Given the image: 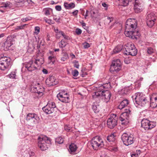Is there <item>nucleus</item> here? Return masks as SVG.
I'll list each match as a JSON object with an SVG mask.
<instances>
[{
  "label": "nucleus",
  "instance_id": "43",
  "mask_svg": "<svg viewBox=\"0 0 157 157\" xmlns=\"http://www.w3.org/2000/svg\"><path fill=\"white\" fill-rule=\"evenodd\" d=\"M150 99L157 101V94L154 93L150 97Z\"/></svg>",
  "mask_w": 157,
  "mask_h": 157
},
{
  "label": "nucleus",
  "instance_id": "9",
  "mask_svg": "<svg viewBox=\"0 0 157 157\" xmlns=\"http://www.w3.org/2000/svg\"><path fill=\"white\" fill-rule=\"evenodd\" d=\"M121 68V63L120 60L119 59H114L111 65V71L117 73L120 71Z\"/></svg>",
  "mask_w": 157,
  "mask_h": 157
},
{
  "label": "nucleus",
  "instance_id": "28",
  "mask_svg": "<svg viewBox=\"0 0 157 157\" xmlns=\"http://www.w3.org/2000/svg\"><path fill=\"white\" fill-rule=\"evenodd\" d=\"M119 1L120 4L121 5L125 6H127L129 2V0H118Z\"/></svg>",
  "mask_w": 157,
  "mask_h": 157
},
{
  "label": "nucleus",
  "instance_id": "46",
  "mask_svg": "<svg viewBox=\"0 0 157 157\" xmlns=\"http://www.w3.org/2000/svg\"><path fill=\"white\" fill-rule=\"evenodd\" d=\"M44 20L48 24H53V23L52 22V20L50 19H48L46 17L44 18Z\"/></svg>",
  "mask_w": 157,
  "mask_h": 157
},
{
  "label": "nucleus",
  "instance_id": "22",
  "mask_svg": "<svg viewBox=\"0 0 157 157\" xmlns=\"http://www.w3.org/2000/svg\"><path fill=\"white\" fill-rule=\"evenodd\" d=\"M77 147L74 144H71L69 147V151L71 154H74L76 151Z\"/></svg>",
  "mask_w": 157,
  "mask_h": 157
},
{
  "label": "nucleus",
  "instance_id": "37",
  "mask_svg": "<svg viewBox=\"0 0 157 157\" xmlns=\"http://www.w3.org/2000/svg\"><path fill=\"white\" fill-rule=\"evenodd\" d=\"M155 20L146 21V23L147 25L150 27H152L155 24Z\"/></svg>",
  "mask_w": 157,
  "mask_h": 157
},
{
  "label": "nucleus",
  "instance_id": "13",
  "mask_svg": "<svg viewBox=\"0 0 157 157\" xmlns=\"http://www.w3.org/2000/svg\"><path fill=\"white\" fill-rule=\"evenodd\" d=\"M121 138L124 144L126 146L130 145L134 142L133 137L129 136L126 133H123Z\"/></svg>",
  "mask_w": 157,
  "mask_h": 157
},
{
  "label": "nucleus",
  "instance_id": "31",
  "mask_svg": "<svg viewBox=\"0 0 157 157\" xmlns=\"http://www.w3.org/2000/svg\"><path fill=\"white\" fill-rule=\"evenodd\" d=\"M107 140L109 142L114 141L115 140V136L113 134L111 135L107 136Z\"/></svg>",
  "mask_w": 157,
  "mask_h": 157
},
{
  "label": "nucleus",
  "instance_id": "33",
  "mask_svg": "<svg viewBox=\"0 0 157 157\" xmlns=\"http://www.w3.org/2000/svg\"><path fill=\"white\" fill-rule=\"evenodd\" d=\"M122 49V47L121 45H118L113 50L114 53H117L120 52Z\"/></svg>",
  "mask_w": 157,
  "mask_h": 157
},
{
  "label": "nucleus",
  "instance_id": "47",
  "mask_svg": "<svg viewBox=\"0 0 157 157\" xmlns=\"http://www.w3.org/2000/svg\"><path fill=\"white\" fill-rule=\"evenodd\" d=\"M141 85L140 82V81H137L135 82V87L136 88H138L140 87Z\"/></svg>",
  "mask_w": 157,
  "mask_h": 157
},
{
  "label": "nucleus",
  "instance_id": "45",
  "mask_svg": "<svg viewBox=\"0 0 157 157\" xmlns=\"http://www.w3.org/2000/svg\"><path fill=\"white\" fill-rule=\"evenodd\" d=\"M71 74L74 77H77L78 75V72L77 70L75 69L72 71Z\"/></svg>",
  "mask_w": 157,
  "mask_h": 157
},
{
  "label": "nucleus",
  "instance_id": "58",
  "mask_svg": "<svg viewBox=\"0 0 157 157\" xmlns=\"http://www.w3.org/2000/svg\"><path fill=\"white\" fill-rule=\"evenodd\" d=\"M55 9L56 10L60 11L61 10V7L60 6L57 5L55 6Z\"/></svg>",
  "mask_w": 157,
  "mask_h": 157
},
{
  "label": "nucleus",
  "instance_id": "8",
  "mask_svg": "<svg viewBox=\"0 0 157 157\" xmlns=\"http://www.w3.org/2000/svg\"><path fill=\"white\" fill-rule=\"evenodd\" d=\"M11 65V59L7 57H2L0 59V69L4 70Z\"/></svg>",
  "mask_w": 157,
  "mask_h": 157
},
{
  "label": "nucleus",
  "instance_id": "48",
  "mask_svg": "<svg viewBox=\"0 0 157 157\" xmlns=\"http://www.w3.org/2000/svg\"><path fill=\"white\" fill-rule=\"evenodd\" d=\"M82 44L84 48H88L90 46V44L87 42H85L83 43Z\"/></svg>",
  "mask_w": 157,
  "mask_h": 157
},
{
  "label": "nucleus",
  "instance_id": "4",
  "mask_svg": "<svg viewBox=\"0 0 157 157\" xmlns=\"http://www.w3.org/2000/svg\"><path fill=\"white\" fill-rule=\"evenodd\" d=\"M92 147L95 150H97L104 145L103 140L99 136H97L94 137L91 140Z\"/></svg>",
  "mask_w": 157,
  "mask_h": 157
},
{
  "label": "nucleus",
  "instance_id": "3",
  "mask_svg": "<svg viewBox=\"0 0 157 157\" xmlns=\"http://www.w3.org/2000/svg\"><path fill=\"white\" fill-rule=\"evenodd\" d=\"M124 48L122 49L125 55L135 56L137 53V50L134 45L132 43L129 42L125 44Z\"/></svg>",
  "mask_w": 157,
  "mask_h": 157
},
{
  "label": "nucleus",
  "instance_id": "36",
  "mask_svg": "<svg viewBox=\"0 0 157 157\" xmlns=\"http://www.w3.org/2000/svg\"><path fill=\"white\" fill-rule=\"evenodd\" d=\"M100 107L99 105H92V109L93 110L95 113H98L99 111Z\"/></svg>",
  "mask_w": 157,
  "mask_h": 157
},
{
  "label": "nucleus",
  "instance_id": "23",
  "mask_svg": "<svg viewBox=\"0 0 157 157\" xmlns=\"http://www.w3.org/2000/svg\"><path fill=\"white\" fill-rule=\"evenodd\" d=\"M64 6L66 9H69L74 8L75 6V5L74 3L73 2L68 4L67 2H64Z\"/></svg>",
  "mask_w": 157,
  "mask_h": 157
},
{
  "label": "nucleus",
  "instance_id": "27",
  "mask_svg": "<svg viewBox=\"0 0 157 157\" xmlns=\"http://www.w3.org/2000/svg\"><path fill=\"white\" fill-rule=\"evenodd\" d=\"M102 93L103 91H100L95 92L92 95V97L93 98L95 99L96 98L100 96H102Z\"/></svg>",
  "mask_w": 157,
  "mask_h": 157
},
{
  "label": "nucleus",
  "instance_id": "60",
  "mask_svg": "<svg viewBox=\"0 0 157 157\" xmlns=\"http://www.w3.org/2000/svg\"><path fill=\"white\" fill-rule=\"evenodd\" d=\"M15 2H16L18 3H21L24 4L25 2V0H15Z\"/></svg>",
  "mask_w": 157,
  "mask_h": 157
},
{
  "label": "nucleus",
  "instance_id": "63",
  "mask_svg": "<svg viewBox=\"0 0 157 157\" xmlns=\"http://www.w3.org/2000/svg\"><path fill=\"white\" fill-rule=\"evenodd\" d=\"M78 12V10H75L72 13L74 15L76 16L77 15Z\"/></svg>",
  "mask_w": 157,
  "mask_h": 157
},
{
  "label": "nucleus",
  "instance_id": "40",
  "mask_svg": "<svg viewBox=\"0 0 157 157\" xmlns=\"http://www.w3.org/2000/svg\"><path fill=\"white\" fill-rule=\"evenodd\" d=\"M3 7L10 8L11 6V4L10 2H7L5 3H3Z\"/></svg>",
  "mask_w": 157,
  "mask_h": 157
},
{
  "label": "nucleus",
  "instance_id": "50",
  "mask_svg": "<svg viewBox=\"0 0 157 157\" xmlns=\"http://www.w3.org/2000/svg\"><path fill=\"white\" fill-rule=\"evenodd\" d=\"M53 20H55V21L57 22H59L60 18L59 17H57L55 15L53 17Z\"/></svg>",
  "mask_w": 157,
  "mask_h": 157
},
{
  "label": "nucleus",
  "instance_id": "7",
  "mask_svg": "<svg viewBox=\"0 0 157 157\" xmlns=\"http://www.w3.org/2000/svg\"><path fill=\"white\" fill-rule=\"evenodd\" d=\"M39 119L37 115L35 113H29L26 117V120L30 126H34L38 123Z\"/></svg>",
  "mask_w": 157,
  "mask_h": 157
},
{
  "label": "nucleus",
  "instance_id": "64",
  "mask_svg": "<svg viewBox=\"0 0 157 157\" xmlns=\"http://www.w3.org/2000/svg\"><path fill=\"white\" fill-rule=\"evenodd\" d=\"M131 157H138L136 153H133L131 154Z\"/></svg>",
  "mask_w": 157,
  "mask_h": 157
},
{
  "label": "nucleus",
  "instance_id": "18",
  "mask_svg": "<svg viewBox=\"0 0 157 157\" xmlns=\"http://www.w3.org/2000/svg\"><path fill=\"white\" fill-rule=\"evenodd\" d=\"M46 83L49 86H51L56 84L57 83V81H56L54 76H50L46 79Z\"/></svg>",
  "mask_w": 157,
  "mask_h": 157
},
{
  "label": "nucleus",
  "instance_id": "2",
  "mask_svg": "<svg viewBox=\"0 0 157 157\" xmlns=\"http://www.w3.org/2000/svg\"><path fill=\"white\" fill-rule=\"evenodd\" d=\"M38 140V147L42 151L47 150L51 144L50 139L46 136H40Z\"/></svg>",
  "mask_w": 157,
  "mask_h": 157
},
{
  "label": "nucleus",
  "instance_id": "12",
  "mask_svg": "<svg viewBox=\"0 0 157 157\" xmlns=\"http://www.w3.org/2000/svg\"><path fill=\"white\" fill-rule=\"evenodd\" d=\"M141 123L142 127L145 130L151 129L155 126V122L150 121L145 119L142 120Z\"/></svg>",
  "mask_w": 157,
  "mask_h": 157
},
{
  "label": "nucleus",
  "instance_id": "53",
  "mask_svg": "<svg viewBox=\"0 0 157 157\" xmlns=\"http://www.w3.org/2000/svg\"><path fill=\"white\" fill-rule=\"evenodd\" d=\"M113 19L114 18L113 17H108L107 18V21H108V22H109V23L113 21Z\"/></svg>",
  "mask_w": 157,
  "mask_h": 157
},
{
  "label": "nucleus",
  "instance_id": "34",
  "mask_svg": "<svg viewBox=\"0 0 157 157\" xmlns=\"http://www.w3.org/2000/svg\"><path fill=\"white\" fill-rule=\"evenodd\" d=\"M98 13V11L95 9H92L90 11L91 16L92 17H95Z\"/></svg>",
  "mask_w": 157,
  "mask_h": 157
},
{
  "label": "nucleus",
  "instance_id": "55",
  "mask_svg": "<svg viewBox=\"0 0 157 157\" xmlns=\"http://www.w3.org/2000/svg\"><path fill=\"white\" fill-rule=\"evenodd\" d=\"M64 129L67 132H69L70 131L71 128L70 127H68V125H65L64 127Z\"/></svg>",
  "mask_w": 157,
  "mask_h": 157
},
{
  "label": "nucleus",
  "instance_id": "29",
  "mask_svg": "<svg viewBox=\"0 0 157 157\" xmlns=\"http://www.w3.org/2000/svg\"><path fill=\"white\" fill-rule=\"evenodd\" d=\"M56 60V57L53 55L48 57L49 63L51 64H54Z\"/></svg>",
  "mask_w": 157,
  "mask_h": 157
},
{
  "label": "nucleus",
  "instance_id": "41",
  "mask_svg": "<svg viewBox=\"0 0 157 157\" xmlns=\"http://www.w3.org/2000/svg\"><path fill=\"white\" fill-rule=\"evenodd\" d=\"M27 25V24H25L21 26H17L15 28V29L16 30H19L23 29L25 26H26Z\"/></svg>",
  "mask_w": 157,
  "mask_h": 157
},
{
  "label": "nucleus",
  "instance_id": "49",
  "mask_svg": "<svg viewBox=\"0 0 157 157\" xmlns=\"http://www.w3.org/2000/svg\"><path fill=\"white\" fill-rule=\"evenodd\" d=\"M40 28L38 26H36L35 28V33L38 34L40 32Z\"/></svg>",
  "mask_w": 157,
  "mask_h": 157
},
{
  "label": "nucleus",
  "instance_id": "11",
  "mask_svg": "<svg viewBox=\"0 0 157 157\" xmlns=\"http://www.w3.org/2000/svg\"><path fill=\"white\" fill-rule=\"evenodd\" d=\"M56 109V106L55 103L50 102L48 103L45 106L42 108L43 111L48 114L53 113Z\"/></svg>",
  "mask_w": 157,
  "mask_h": 157
},
{
  "label": "nucleus",
  "instance_id": "19",
  "mask_svg": "<svg viewBox=\"0 0 157 157\" xmlns=\"http://www.w3.org/2000/svg\"><path fill=\"white\" fill-rule=\"evenodd\" d=\"M102 96L103 98H104L105 101L107 102L110 100L111 97V94L110 92L107 90H104L103 91Z\"/></svg>",
  "mask_w": 157,
  "mask_h": 157
},
{
  "label": "nucleus",
  "instance_id": "59",
  "mask_svg": "<svg viewBox=\"0 0 157 157\" xmlns=\"http://www.w3.org/2000/svg\"><path fill=\"white\" fill-rule=\"evenodd\" d=\"M111 151H113L114 152L117 151L118 149L116 147H111L110 148Z\"/></svg>",
  "mask_w": 157,
  "mask_h": 157
},
{
  "label": "nucleus",
  "instance_id": "17",
  "mask_svg": "<svg viewBox=\"0 0 157 157\" xmlns=\"http://www.w3.org/2000/svg\"><path fill=\"white\" fill-rule=\"evenodd\" d=\"M27 70L30 71H32L37 69V64L33 60L29 61L25 66Z\"/></svg>",
  "mask_w": 157,
  "mask_h": 157
},
{
  "label": "nucleus",
  "instance_id": "52",
  "mask_svg": "<svg viewBox=\"0 0 157 157\" xmlns=\"http://www.w3.org/2000/svg\"><path fill=\"white\" fill-rule=\"evenodd\" d=\"M31 19V18L30 17H26L25 18H22L21 20L23 22H25L27 21H28L30 20Z\"/></svg>",
  "mask_w": 157,
  "mask_h": 157
},
{
  "label": "nucleus",
  "instance_id": "56",
  "mask_svg": "<svg viewBox=\"0 0 157 157\" xmlns=\"http://www.w3.org/2000/svg\"><path fill=\"white\" fill-rule=\"evenodd\" d=\"M79 64L78 63V62L77 61H75V62L74 66L75 67L78 68L79 67Z\"/></svg>",
  "mask_w": 157,
  "mask_h": 157
},
{
  "label": "nucleus",
  "instance_id": "20",
  "mask_svg": "<svg viewBox=\"0 0 157 157\" xmlns=\"http://www.w3.org/2000/svg\"><path fill=\"white\" fill-rule=\"evenodd\" d=\"M129 102L127 99L123 100L118 105V108L121 109L127 106Z\"/></svg>",
  "mask_w": 157,
  "mask_h": 157
},
{
  "label": "nucleus",
  "instance_id": "39",
  "mask_svg": "<svg viewBox=\"0 0 157 157\" xmlns=\"http://www.w3.org/2000/svg\"><path fill=\"white\" fill-rule=\"evenodd\" d=\"M68 56L66 53H63V57L61 58V60L62 61H65L68 58Z\"/></svg>",
  "mask_w": 157,
  "mask_h": 157
},
{
  "label": "nucleus",
  "instance_id": "25",
  "mask_svg": "<svg viewBox=\"0 0 157 157\" xmlns=\"http://www.w3.org/2000/svg\"><path fill=\"white\" fill-rule=\"evenodd\" d=\"M156 17L154 13H151L147 15L146 18V21L156 20Z\"/></svg>",
  "mask_w": 157,
  "mask_h": 157
},
{
  "label": "nucleus",
  "instance_id": "10",
  "mask_svg": "<svg viewBox=\"0 0 157 157\" xmlns=\"http://www.w3.org/2000/svg\"><path fill=\"white\" fill-rule=\"evenodd\" d=\"M118 117L116 114H111L107 120V125L110 128H113L117 125Z\"/></svg>",
  "mask_w": 157,
  "mask_h": 157
},
{
  "label": "nucleus",
  "instance_id": "21",
  "mask_svg": "<svg viewBox=\"0 0 157 157\" xmlns=\"http://www.w3.org/2000/svg\"><path fill=\"white\" fill-rule=\"evenodd\" d=\"M43 12L44 14L48 16L52 13V9L50 8H46L43 9Z\"/></svg>",
  "mask_w": 157,
  "mask_h": 157
},
{
  "label": "nucleus",
  "instance_id": "15",
  "mask_svg": "<svg viewBox=\"0 0 157 157\" xmlns=\"http://www.w3.org/2000/svg\"><path fill=\"white\" fill-rule=\"evenodd\" d=\"M58 99L63 102H69V96L67 93L63 91L59 93L57 96Z\"/></svg>",
  "mask_w": 157,
  "mask_h": 157
},
{
  "label": "nucleus",
  "instance_id": "42",
  "mask_svg": "<svg viewBox=\"0 0 157 157\" xmlns=\"http://www.w3.org/2000/svg\"><path fill=\"white\" fill-rule=\"evenodd\" d=\"M8 77L12 78H15L16 76V72L14 71L12 72L10 74L8 75Z\"/></svg>",
  "mask_w": 157,
  "mask_h": 157
},
{
  "label": "nucleus",
  "instance_id": "32",
  "mask_svg": "<svg viewBox=\"0 0 157 157\" xmlns=\"http://www.w3.org/2000/svg\"><path fill=\"white\" fill-rule=\"evenodd\" d=\"M150 106L153 108H155L157 106V101L150 99Z\"/></svg>",
  "mask_w": 157,
  "mask_h": 157
},
{
  "label": "nucleus",
  "instance_id": "14",
  "mask_svg": "<svg viewBox=\"0 0 157 157\" xmlns=\"http://www.w3.org/2000/svg\"><path fill=\"white\" fill-rule=\"evenodd\" d=\"M44 90V88L42 86H40L39 83H37V85L36 84L31 88V91L32 92L37 93L40 96L43 95Z\"/></svg>",
  "mask_w": 157,
  "mask_h": 157
},
{
  "label": "nucleus",
  "instance_id": "62",
  "mask_svg": "<svg viewBox=\"0 0 157 157\" xmlns=\"http://www.w3.org/2000/svg\"><path fill=\"white\" fill-rule=\"evenodd\" d=\"M102 5L103 6L105 7V9L107 10L108 8L107 5L105 3L103 2L102 3Z\"/></svg>",
  "mask_w": 157,
  "mask_h": 157
},
{
  "label": "nucleus",
  "instance_id": "57",
  "mask_svg": "<svg viewBox=\"0 0 157 157\" xmlns=\"http://www.w3.org/2000/svg\"><path fill=\"white\" fill-rule=\"evenodd\" d=\"M124 62L126 64H128L130 63V60L128 58H126L124 59Z\"/></svg>",
  "mask_w": 157,
  "mask_h": 157
},
{
  "label": "nucleus",
  "instance_id": "16",
  "mask_svg": "<svg viewBox=\"0 0 157 157\" xmlns=\"http://www.w3.org/2000/svg\"><path fill=\"white\" fill-rule=\"evenodd\" d=\"M134 10L136 12L138 13L141 11L143 9L142 0H134Z\"/></svg>",
  "mask_w": 157,
  "mask_h": 157
},
{
  "label": "nucleus",
  "instance_id": "30",
  "mask_svg": "<svg viewBox=\"0 0 157 157\" xmlns=\"http://www.w3.org/2000/svg\"><path fill=\"white\" fill-rule=\"evenodd\" d=\"M67 42L64 40L62 39L59 43V47L60 48H63L65 47L67 44Z\"/></svg>",
  "mask_w": 157,
  "mask_h": 157
},
{
  "label": "nucleus",
  "instance_id": "54",
  "mask_svg": "<svg viewBox=\"0 0 157 157\" xmlns=\"http://www.w3.org/2000/svg\"><path fill=\"white\" fill-rule=\"evenodd\" d=\"M60 32H61V31H59V32H58L57 33H56V38L57 39H59L61 37V33H60Z\"/></svg>",
  "mask_w": 157,
  "mask_h": 157
},
{
  "label": "nucleus",
  "instance_id": "61",
  "mask_svg": "<svg viewBox=\"0 0 157 157\" xmlns=\"http://www.w3.org/2000/svg\"><path fill=\"white\" fill-rule=\"evenodd\" d=\"M29 157H33L34 155V153L32 151H29Z\"/></svg>",
  "mask_w": 157,
  "mask_h": 157
},
{
  "label": "nucleus",
  "instance_id": "5",
  "mask_svg": "<svg viewBox=\"0 0 157 157\" xmlns=\"http://www.w3.org/2000/svg\"><path fill=\"white\" fill-rule=\"evenodd\" d=\"M131 111L129 109H126L125 111L122 113L119 117V119L121 121V124L123 125H127L130 121V115Z\"/></svg>",
  "mask_w": 157,
  "mask_h": 157
},
{
  "label": "nucleus",
  "instance_id": "1",
  "mask_svg": "<svg viewBox=\"0 0 157 157\" xmlns=\"http://www.w3.org/2000/svg\"><path fill=\"white\" fill-rule=\"evenodd\" d=\"M137 27L136 21L135 19H129L126 22L124 34L128 37L133 38L136 36H139L138 31L136 29Z\"/></svg>",
  "mask_w": 157,
  "mask_h": 157
},
{
  "label": "nucleus",
  "instance_id": "35",
  "mask_svg": "<svg viewBox=\"0 0 157 157\" xmlns=\"http://www.w3.org/2000/svg\"><path fill=\"white\" fill-rule=\"evenodd\" d=\"M64 141L63 139L61 137H59L57 138L55 140L56 143L61 144L63 143Z\"/></svg>",
  "mask_w": 157,
  "mask_h": 157
},
{
  "label": "nucleus",
  "instance_id": "44",
  "mask_svg": "<svg viewBox=\"0 0 157 157\" xmlns=\"http://www.w3.org/2000/svg\"><path fill=\"white\" fill-rule=\"evenodd\" d=\"M154 50L151 48L149 47L147 48V52L149 54H151L154 52Z\"/></svg>",
  "mask_w": 157,
  "mask_h": 157
},
{
  "label": "nucleus",
  "instance_id": "24",
  "mask_svg": "<svg viewBox=\"0 0 157 157\" xmlns=\"http://www.w3.org/2000/svg\"><path fill=\"white\" fill-rule=\"evenodd\" d=\"M5 44H7L9 47L13 44V38L11 36H8L5 42Z\"/></svg>",
  "mask_w": 157,
  "mask_h": 157
},
{
  "label": "nucleus",
  "instance_id": "51",
  "mask_svg": "<svg viewBox=\"0 0 157 157\" xmlns=\"http://www.w3.org/2000/svg\"><path fill=\"white\" fill-rule=\"evenodd\" d=\"M75 32L77 34L79 35L82 33V31L81 29L77 28L76 29Z\"/></svg>",
  "mask_w": 157,
  "mask_h": 157
},
{
  "label": "nucleus",
  "instance_id": "6",
  "mask_svg": "<svg viewBox=\"0 0 157 157\" xmlns=\"http://www.w3.org/2000/svg\"><path fill=\"white\" fill-rule=\"evenodd\" d=\"M135 101L136 104L137 105L136 106L139 105L144 106L148 102L145 95L139 93H136Z\"/></svg>",
  "mask_w": 157,
  "mask_h": 157
},
{
  "label": "nucleus",
  "instance_id": "26",
  "mask_svg": "<svg viewBox=\"0 0 157 157\" xmlns=\"http://www.w3.org/2000/svg\"><path fill=\"white\" fill-rule=\"evenodd\" d=\"M34 62L36 64H37V67H38V65H41L44 63L43 58L42 57L39 58L37 57Z\"/></svg>",
  "mask_w": 157,
  "mask_h": 157
},
{
  "label": "nucleus",
  "instance_id": "38",
  "mask_svg": "<svg viewBox=\"0 0 157 157\" xmlns=\"http://www.w3.org/2000/svg\"><path fill=\"white\" fill-rule=\"evenodd\" d=\"M101 85L100 86L101 89H102V88H109L110 86L109 82L107 83L101 84Z\"/></svg>",
  "mask_w": 157,
  "mask_h": 157
}]
</instances>
